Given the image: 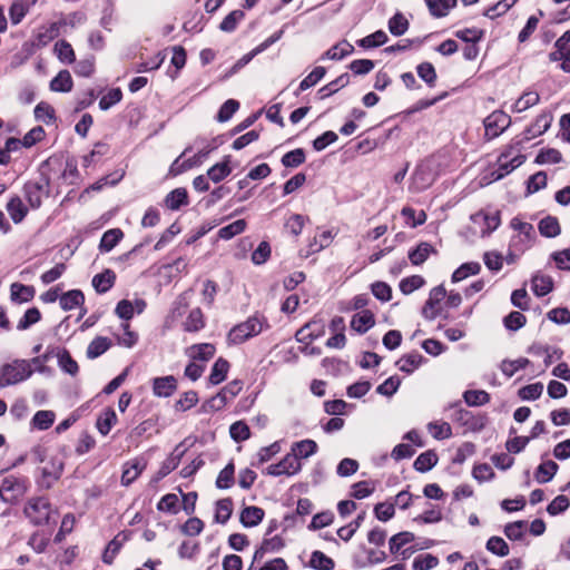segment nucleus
Wrapping results in <instances>:
<instances>
[{
  "instance_id": "obj_60",
  "label": "nucleus",
  "mask_w": 570,
  "mask_h": 570,
  "mask_svg": "<svg viewBox=\"0 0 570 570\" xmlns=\"http://www.w3.org/2000/svg\"><path fill=\"white\" fill-rule=\"evenodd\" d=\"M40 318H41V314H40L39 309L37 307H31L26 311L24 315L19 321L17 328L20 331H24L28 327H30L31 325L39 322Z\"/></svg>"
},
{
  "instance_id": "obj_51",
  "label": "nucleus",
  "mask_w": 570,
  "mask_h": 570,
  "mask_svg": "<svg viewBox=\"0 0 570 570\" xmlns=\"http://www.w3.org/2000/svg\"><path fill=\"white\" fill-rule=\"evenodd\" d=\"M58 364L63 372L70 375L77 374L79 368L77 362L71 357L70 353L66 350L58 353Z\"/></svg>"
},
{
  "instance_id": "obj_13",
  "label": "nucleus",
  "mask_w": 570,
  "mask_h": 570,
  "mask_svg": "<svg viewBox=\"0 0 570 570\" xmlns=\"http://www.w3.org/2000/svg\"><path fill=\"white\" fill-rule=\"evenodd\" d=\"M551 122L552 115L549 112H542L537 117L534 122L527 129L525 139L529 140L531 138L542 135L549 129Z\"/></svg>"
},
{
  "instance_id": "obj_19",
  "label": "nucleus",
  "mask_w": 570,
  "mask_h": 570,
  "mask_svg": "<svg viewBox=\"0 0 570 570\" xmlns=\"http://www.w3.org/2000/svg\"><path fill=\"white\" fill-rule=\"evenodd\" d=\"M316 442L307 439L299 442H295L292 445L291 453L294 454L298 461H301V459H307L312 456L316 452Z\"/></svg>"
},
{
  "instance_id": "obj_24",
  "label": "nucleus",
  "mask_w": 570,
  "mask_h": 570,
  "mask_svg": "<svg viewBox=\"0 0 570 570\" xmlns=\"http://www.w3.org/2000/svg\"><path fill=\"white\" fill-rule=\"evenodd\" d=\"M127 540V534L118 533L107 546L104 554L102 561L107 564H111L116 554L121 549L122 544Z\"/></svg>"
},
{
  "instance_id": "obj_62",
  "label": "nucleus",
  "mask_w": 570,
  "mask_h": 570,
  "mask_svg": "<svg viewBox=\"0 0 570 570\" xmlns=\"http://www.w3.org/2000/svg\"><path fill=\"white\" fill-rule=\"evenodd\" d=\"M234 464L229 463L227 464L218 474V478L216 480V485L219 489H228L234 481Z\"/></svg>"
},
{
  "instance_id": "obj_6",
  "label": "nucleus",
  "mask_w": 570,
  "mask_h": 570,
  "mask_svg": "<svg viewBox=\"0 0 570 570\" xmlns=\"http://www.w3.org/2000/svg\"><path fill=\"white\" fill-rule=\"evenodd\" d=\"M27 491L23 480L9 476L6 478L0 487V497L4 502H13L21 498Z\"/></svg>"
},
{
  "instance_id": "obj_55",
  "label": "nucleus",
  "mask_w": 570,
  "mask_h": 570,
  "mask_svg": "<svg viewBox=\"0 0 570 570\" xmlns=\"http://www.w3.org/2000/svg\"><path fill=\"white\" fill-rule=\"evenodd\" d=\"M353 51V46L348 42L338 43L325 52V57L332 60H341Z\"/></svg>"
},
{
  "instance_id": "obj_1",
  "label": "nucleus",
  "mask_w": 570,
  "mask_h": 570,
  "mask_svg": "<svg viewBox=\"0 0 570 570\" xmlns=\"http://www.w3.org/2000/svg\"><path fill=\"white\" fill-rule=\"evenodd\" d=\"M267 327L268 323L265 317L254 315L245 322L235 325L229 331L227 340L230 344L238 345L261 334Z\"/></svg>"
},
{
  "instance_id": "obj_41",
  "label": "nucleus",
  "mask_w": 570,
  "mask_h": 570,
  "mask_svg": "<svg viewBox=\"0 0 570 570\" xmlns=\"http://www.w3.org/2000/svg\"><path fill=\"white\" fill-rule=\"evenodd\" d=\"M233 512V501L229 498L222 499L216 503L215 520L218 523H225Z\"/></svg>"
},
{
  "instance_id": "obj_59",
  "label": "nucleus",
  "mask_w": 570,
  "mask_h": 570,
  "mask_svg": "<svg viewBox=\"0 0 570 570\" xmlns=\"http://www.w3.org/2000/svg\"><path fill=\"white\" fill-rule=\"evenodd\" d=\"M305 161V153L303 149L297 148L286 153L282 158V164L285 167H297Z\"/></svg>"
},
{
  "instance_id": "obj_53",
  "label": "nucleus",
  "mask_w": 570,
  "mask_h": 570,
  "mask_svg": "<svg viewBox=\"0 0 570 570\" xmlns=\"http://www.w3.org/2000/svg\"><path fill=\"white\" fill-rule=\"evenodd\" d=\"M529 360L524 357H520L513 361H503L501 364V371L507 376H513L519 370H522L529 365Z\"/></svg>"
},
{
  "instance_id": "obj_50",
  "label": "nucleus",
  "mask_w": 570,
  "mask_h": 570,
  "mask_svg": "<svg viewBox=\"0 0 570 570\" xmlns=\"http://www.w3.org/2000/svg\"><path fill=\"white\" fill-rule=\"evenodd\" d=\"M55 422V413L52 411H38L33 419L32 424L39 430L49 429Z\"/></svg>"
},
{
  "instance_id": "obj_22",
  "label": "nucleus",
  "mask_w": 570,
  "mask_h": 570,
  "mask_svg": "<svg viewBox=\"0 0 570 570\" xmlns=\"http://www.w3.org/2000/svg\"><path fill=\"white\" fill-rule=\"evenodd\" d=\"M72 78L68 70H61L51 81L50 89L56 92H69L72 89Z\"/></svg>"
},
{
  "instance_id": "obj_63",
  "label": "nucleus",
  "mask_w": 570,
  "mask_h": 570,
  "mask_svg": "<svg viewBox=\"0 0 570 570\" xmlns=\"http://www.w3.org/2000/svg\"><path fill=\"white\" fill-rule=\"evenodd\" d=\"M306 217L299 214H293L285 223L286 229L294 236H298L305 225Z\"/></svg>"
},
{
  "instance_id": "obj_31",
  "label": "nucleus",
  "mask_w": 570,
  "mask_h": 570,
  "mask_svg": "<svg viewBox=\"0 0 570 570\" xmlns=\"http://www.w3.org/2000/svg\"><path fill=\"white\" fill-rule=\"evenodd\" d=\"M111 345L109 338L104 336H98L94 338L87 347V356L88 358H96L104 354Z\"/></svg>"
},
{
  "instance_id": "obj_57",
  "label": "nucleus",
  "mask_w": 570,
  "mask_h": 570,
  "mask_svg": "<svg viewBox=\"0 0 570 570\" xmlns=\"http://www.w3.org/2000/svg\"><path fill=\"white\" fill-rule=\"evenodd\" d=\"M324 67H316L309 72L299 83V90L304 91L313 86H315L324 76H325Z\"/></svg>"
},
{
  "instance_id": "obj_29",
  "label": "nucleus",
  "mask_w": 570,
  "mask_h": 570,
  "mask_svg": "<svg viewBox=\"0 0 570 570\" xmlns=\"http://www.w3.org/2000/svg\"><path fill=\"white\" fill-rule=\"evenodd\" d=\"M188 202L187 190L185 188H176L170 191L166 198L165 204L171 210H177L180 206L186 205Z\"/></svg>"
},
{
  "instance_id": "obj_18",
  "label": "nucleus",
  "mask_w": 570,
  "mask_h": 570,
  "mask_svg": "<svg viewBox=\"0 0 570 570\" xmlns=\"http://www.w3.org/2000/svg\"><path fill=\"white\" fill-rule=\"evenodd\" d=\"M264 510L258 507H246L240 513V522L244 527L257 525L264 518Z\"/></svg>"
},
{
  "instance_id": "obj_3",
  "label": "nucleus",
  "mask_w": 570,
  "mask_h": 570,
  "mask_svg": "<svg viewBox=\"0 0 570 570\" xmlns=\"http://www.w3.org/2000/svg\"><path fill=\"white\" fill-rule=\"evenodd\" d=\"M50 185L47 177H40L30 180L23 186V195L30 209H38L42 205V200L49 196Z\"/></svg>"
},
{
  "instance_id": "obj_34",
  "label": "nucleus",
  "mask_w": 570,
  "mask_h": 570,
  "mask_svg": "<svg viewBox=\"0 0 570 570\" xmlns=\"http://www.w3.org/2000/svg\"><path fill=\"white\" fill-rule=\"evenodd\" d=\"M463 399L469 406H481L490 401V395L483 390H468L463 393Z\"/></svg>"
},
{
  "instance_id": "obj_25",
  "label": "nucleus",
  "mask_w": 570,
  "mask_h": 570,
  "mask_svg": "<svg viewBox=\"0 0 570 570\" xmlns=\"http://www.w3.org/2000/svg\"><path fill=\"white\" fill-rule=\"evenodd\" d=\"M117 414L112 409L108 407L104 410L96 423L98 431L102 435H107L111 428L117 423Z\"/></svg>"
},
{
  "instance_id": "obj_4",
  "label": "nucleus",
  "mask_w": 570,
  "mask_h": 570,
  "mask_svg": "<svg viewBox=\"0 0 570 570\" xmlns=\"http://www.w3.org/2000/svg\"><path fill=\"white\" fill-rule=\"evenodd\" d=\"M484 137L488 140L499 137L511 125V118L502 110H495L490 114L483 121Z\"/></svg>"
},
{
  "instance_id": "obj_20",
  "label": "nucleus",
  "mask_w": 570,
  "mask_h": 570,
  "mask_svg": "<svg viewBox=\"0 0 570 570\" xmlns=\"http://www.w3.org/2000/svg\"><path fill=\"white\" fill-rule=\"evenodd\" d=\"M85 302V296L81 291L72 289L65 294H62L59 298V303L62 309L70 311L75 307L82 305Z\"/></svg>"
},
{
  "instance_id": "obj_38",
  "label": "nucleus",
  "mask_w": 570,
  "mask_h": 570,
  "mask_svg": "<svg viewBox=\"0 0 570 570\" xmlns=\"http://www.w3.org/2000/svg\"><path fill=\"white\" fill-rule=\"evenodd\" d=\"M229 368V363L224 358H218L213 367L209 375V381L212 384H219L226 379L227 372Z\"/></svg>"
},
{
  "instance_id": "obj_42",
  "label": "nucleus",
  "mask_w": 570,
  "mask_h": 570,
  "mask_svg": "<svg viewBox=\"0 0 570 570\" xmlns=\"http://www.w3.org/2000/svg\"><path fill=\"white\" fill-rule=\"evenodd\" d=\"M438 462L435 453L428 451L420 454L414 461V469L420 472H426L431 470Z\"/></svg>"
},
{
  "instance_id": "obj_16",
  "label": "nucleus",
  "mask_w": 570,
  "mask_h": 570,
  "mask_svg": "<svg viewBox=\"0 0 570 570\" xmlns=\"http://www.w3.org/2000/svg\"><path fill=\"white\" fill-rule=\"evenodd\" d=\"M538 229L543 237L548 238L557 237L561 233L559 220L554 216L543 217L538 224Z\"/></svg>"
},
{
  "instance_id": "obj_9",
  "label": "nucleus",
  "mask_w": 570,
  "mask_h": 570,
  "mask_svg": "<svg viewBox=\"0 0 570 570\" xmlns=\"http://www.w3.org/2000/svg\"><path fill=\"white\" fill-rule=\"evenodd\" d=\"M434 176L428 164H420L412 176L411 190L414 193L426 189L433 181Z\"/></svg>"
},
{
  "instance_id": "obj_48",
  "label": "nucleus",
  "mask_w": 570,
  "mask_h": 570,
  "mask_svg": "<svg viewBox=\"0 0 570 570\" xmlns=\"http://www.w3.org/2000/svg\"><path fill=\"white\" fill-rule=\"evenodd\" d=\"M409 28V21L402 13H395L389 21V30L394 36H402Z\"/></svg>"
},
{
  "instance_id": "obj_7",
  "label": "nucleus",
  "mask_w": 570,
  "mask_h": 570,
  "mask_svg": "<svg viewBox=\"0 0 570 570\" xmlns=\"http://www.w3.org/2000/svg\"><path fill=\"white\" fill-rule=\"evenodd\" d=\"M446 296V291L443 286H436L430 292L429 299L422 309V315L426 320H434L440 314V303Z\"/></svg>"
},
{
  "instance_id": "obj_49",
  "label": "nucleus",
  "mask_w": 570,
  "mask_h": 570,
  "mask_svg": "<svg viewBox=\"0 0 570 570\" xmlns=\"http://www.w3.org/2000/svg\"><path fill=\"white\" fill-rule=\"evenodd\" d=\"M246 228V222L244 219H237L232 224L219 229L218 235L223 239H230L234 236L243 233Z\"/></svg>"
},
{
  "instance_id": "obj_33",
  "label": "nucleus",
  "mask_w": 570,
  "mask_h": 570,
  "mask_svg": "<svg viewBox=\"0 0 570 570\" xmlns=\"http://www.w3.org/2000/svg\"><path fill=\"white\" fill-rule=\"evenodd\" d=\"M553 288V282L550 276L535 275L532 278V289L537 296H544Z\"/></svg>"
},
{
  "instance_id": "obj_26",
  "label": "nucleus",
  "mask_w": 570,
  "mask_h": 570,
  "mask_svg": "<svg viewBox=\"0 0 570 570\" xmlns=\"http://www.w3.org/2000/svg\"><path fill=\"white\" fill-rule=\"evenodd\" d=\"M229 159H230V157L227 156V157H225V159L222 163H218V164H215L214 166H212L207 171L208 178L210 180H213L214 183H219L224 178H226L232 173V168L229 166Z\"/></svg>"
},
{
  "instance_id": "obj_36",
  "label": "nucleus",
  "mask_w": 570,
  "mask_h": 570,
  "mask_svg": "<svg viewBox=\"0 0 570 570\" xmlns=\"http://www.w3.org/2000/svg\"><path fill=\"white\" fill-rule=\"evenodd\" d=\"M481 271V265L476 262H470L462 264L452 274V281L454 283L465 279L470 275H476Z\"/></svg>"
},
{
  "instance_id": "obj_39",
  "label": "nucleus",
  "mask_w": 570,
  "mask_h": 570,
  "mask_svg": "<svg viewBox=\"0 0 570 570\" xmlns=\"http://www.w3.org/2000/svg\"><path fill=\"white\" fill-rule=\"evenodd\" d=\"M309 566L315 570H332L335 563L333 559L316 550L311 556Z\"/></svg>"
},
{
  "instance_id": "obj_56",
  "label": "nucleus",
  "mask_w": 570,
  "mask_h": 570,
  "mask_svg": "<svg viewBox=\"0 0 570 570\" xmlns=\"http://www.w3.org/2000/svg\"><path fill=\"white\" fill-rule=\"evenodd\" d=\"M421 361H422V356L417 353H412V354H409V355H405L403 356L400 361H399V367L402 372H405V373H411L413 372L415 368L419 367V365L421 364Z\"/></svg>"
},
{
  "instance_id": "obj_30",
  "label": "nucleus",
  "mask_w": 570,
  "mask_h": 570,
  "mask_svg": "<svg viewBox=\"0 0 570 570\" xmlns=\"http://www.w3.org/2000/svg\"><path fill=\"white\" fill-rule=\"evenodd\" d=\"M540 101V96L537 91H525L514 102L512 110L515 112H523L532 106H535Z\"/></svg>"
},
{
  "instance_id": "obj_43",
  "label": "nucleus",
  "mask_w": 570,
  "mask_h": 570,
  "mask_svg": "<svg viewBox=\"0 0 570 570\" xmlns=\"http://www.w3.org/2000/svg\"><path fill=\"white\" fill-rule=\"evenodd\" d=\"M204 316L199 308L193 309L184 322V328L187 332H197L204 327Z\"/></svg>"
},
{
  "instance_id": "obj_23",
  "label": "nucleus",
  "mask_w": 570,
  "mask_h": 570,
  "mask_svg": "<svg viewBox=\"0 0 570 570\" xmlns=\"http://www.w3.org/2000/svg\"><path fill=\"white\" fill-rule=\"evenodd\" d=\"M10 296L13 302L24 303L29 302L35 296V289L31 286L20 283H13L10 287Z\"/></svg>"
},
{
  "instance_id": "obj_17",
  "label": "nucleus",
  "mask_w": 570,
  "mask_h": 570,
  "mask_svg": "<svg viewBox=\"0 0 570 570\" xmlns=\"http://www.w3.org/2000/svg\"><path fill=\"white\" fill-rule=\"evenodd\" d=\"M374 323L373 313L365 309L353 316L351 327L358 333H365L374 325Z\"/></svg>"
},
{
  "instance_id": "obj_5",
  "label": "nucleus",
  "mask_w": 570,
  "mask_h": 570,
  "mask_svg": "<svg viewBox=\"0 0 570 570\" xmlns=\"http://www.w3.org/2000/svg\"><path fill=\"white\" fill-rule=\"evenodd\" d=\"M24 513L35 524H42L49 521L50 505L46 499L36 498L28 502Z\"/></svg>"
},
{
  "instance_id": "obj_40",
  "label": "nucleus",
  "mask_w": 570,
  "mask_h": 570,
  "mask_svg": "<svg viewBox=\"0 0 570 570\" xmlns=\"http://www.w3.org/2000/svg\"><path fill=\"white\" fill-rule=\"evenodd\" d=\"M122 236V232L118 228L107 230L101 237L100 249L104 252H110Z\"/></svg>"
},
{
  "instance_id": "obj_64",
  "label": "nucleus",
  "mask_w": 570,
  "mask_h": 570,
  "mask_svg": "<svg viewBox=\"0 0 570 570\" xmlns=\"http://www.w3.org/2000/svg\"><path fill=\"white\" fill-rule=\"evenodd\" d=\"M239 108L238 101L234 99H228L220 107L218 114H217V120L219 122H225L232 118V116L237 111Z\"/></svg>"
},
{
  "instance_id": "obj_44",
  "label": "nucleus",
  "mask_w": 570,
  "mask_h": 570,
  "mask_svg": "<svg viewBox=\"0 0 570 570\" xmlns=\"http://www.w3.org/2000/svg\"><path fill=\"white\" fill-rule=\"evenodd\" d=\"M278 464L285 475H293L302 469L301 461L292 453L286 454Z\"/></svg>"
},
{
  "instance_id": "obj_14",
  "label": "nucleus",
  "mask_w": 570,
  "mask_h": 570,
  "mask_svg": "<svg viewBox=\"0 0 570 570\" xmlns=\"http://www.w3.org/2000/svg\"><path fill=\"white\" fill-rule=\"evenodd\" d=\"M154 394L160 397H167L176 390V380L174 376L157 377L153 384Z\"/></svg>"
},
{
  "instance_id": "obj_21",
  "label": "nucleus",
  "mask_w": 570,
  "mask_h": 570,
  "mask_svg": "<svg viewBox=\"0 0 570 570\" xmlns=\"http://www.w3.org/2000/svg\"><path fill=\"white\" fill-rule=\"evenodd\" d=\"M145 464L140 463L138 460H135L130 463H126L124 466V471L121 474V483L125 487L131 484L144 471Z\"/></svg>"
},
{
  "instance_id": "obj_27",
  "label": "nucleus",
  "mask_w": 570,
  "mask_h": 570,
  "mask_svg": "<svg viewBox=\"0 0 570 570\" xmlns=\"http://www.w3.org/2000/svg\"><path fill=\"white\" fill-rule=\"evenodd\" d=\"M432 16L445 17L450 9L454 8L456 0H424Z\"/></svg>"
},
{
  "instance_id": "obj_54",
  "label": "nucleus",
  "mask_w": 570,
  "mask_h": 570,
  "mask_svg": "<svg viewBox=\"0 0 570 570\" xmlns=\"http://www.w3.org/2000/svg\"><path fill=\"white\" fill-rule=\"evenodd\" d=\"M424 285V278L420 275H412L401 281L400 291L409 295Z\"/></svg>"
},
{
  "instance_id": "obj_15",
  "label": "nucleus",
  "mask_w": 570,
  "mask_h": 570,
  "mask_svg": "<svg viewBox=\"0 0 570 570\" xmlns=\"http://www.w3.org/2000/svg\"><path fill=\"white\" fill-rule=\"evenodd\" d=\"M474 224L484 225L485 227L481 229V235H489L491 232L495 230L500 225V218L498 215H488L484 213H478L471 217Z\"/></svg>"
},
{
  "instance_id": "obj_46",
  "label": "nucleus",
  "mask_w": 570,
  "mask_h": 570,
  "mask_svg": "<svg viewBox=\"0 0 570 570\" xmlns=\"http://www.w3.org/2000/svg\"><path fill=\"white\" fill-rule=\"evenodd\" d=\"M432 250L433 248L430 244L421 243L415 249L409 253V258L413 265H420L428 259Z\"/></svg>"
},
{
  "instance_id": "obj_52",
  "label": "nucleus",
  "mask_w": 570,
  "mask_h": 570,
  "mask_svg": "<svg viewBox=\"0 0 570 570\" xmlns=\"http://www.w3.org/2000/svg\"><path fill=\"white\" fill-rule=\"evenodd\" d=\"M386 41V33L382 30H379L358 40V46L363 48H374L384 45Z\"/></svg>"
},
{
  "instance_id": "obj_37",
  "label": "nucleus",
  "mask_w": 570,
  "mask_h": 570,
  "mask_svg": "<svg viewBox=\"0 0 570 570\" xmlns=\"http://www.w3.org/2000/svg\"><path fill=\"white\" fill-rule=\"evenodd\" d=\"M558 471V464L553 461H547L540 464L535 472V479L539 483L549 482Z\"/></svg>"
},
{
  "instance_id": "obj_47",
  "label": "nucleus",
  "mask_w": 570,
  "mask_h": 570,
  "mask_svg": "<svg viewBox=\"0 0 570 570\" xmlns=\"http://www.w3.org/2000/svg\"><path fill=\"white\" fill-rule=\"evenodd\" d=\"M214 354L215 347L214 345L208 343L194 345L189 348V356L202 361H207L212 358Z\"/></svg>"
},
{
  "instance_id": "obj_10",
  "label": "nucleus",
  "mask_w": 570,
  "mask_h": 570,
  "mask_svg": "<svg viewBox=\"0 0 570 570\" xmlns=\"http://www.w3.org/2000/svg\"><path fill=\"white\" fill-rule=\"evenodd\" d=\"M510 226L518 232L517 237L519 243H521L524 248L529 247L535 236L533 226L530 223L522 222L517 217L511 219Z\"/></svg>"
},
{
  "instance_id": "obj_12",
  "label": "nucleus",
  "mask_w": 570,
  "mask_h": 570,
  "mask_svg": "<svg viewBox=\"0 0 570 570\" xmlns=\"http://www.w3.org/2000/svg\"><path fill=\"white\" fill-rule=\"evenodd\" d=\"M7 212L14 224H20L27 216L29 205H26L20 196H12L7 206Z\"/></svg>"
},
{
  "instance_id": "obj_32",
  "label": "nucleus",
  "mask_w": 570,
  "mask_h": 570,
  "mask_svg": "<svg viewBox=\"0 0 570 570\" xmlns=\"http://www.w3.org/2000/svg\"><path fill=\"white\" fill-rule=\"evenodd\" d=\"M63 469V462L58 456H52L48 461H45V465L42 466V475L43 478H49L51 480L59 479Z\"/></svg>"
},
{
  "instance_id": "obj_11",
  "label": "nucleus",
  "mask_w": 570,
  "mask_h": 570,
  "mask_svg": "<svg viewBox=\"0 0 570 570\" xmlns=\"http://www.w3.org/2000/svg\"><path fill=\"white\" fill-rule=\"evenodd\" d=\"M324 333V324L317 321H312L307 324H305L303 327H301L296 334L295 337L301 343H308Z\"/></svg>"
},
{
  "instance_id": "obj_45",
  "label": "nucleus",
  "mask_w": 570,
  "mask_h": 570,
  "mask_svg": "<svg viewBox=\"0 0 570 570\" xmlns=\"http://www.w3.org/2000/svg\"><path fill=\"white\" fill-rule=\"evenodd\" d=\"M428 430L436 440L449 439L452 435V429L448 422H431L428 424Z\"/></svg>"
},
{
  "instance_id": "obj_58",
  "label": "nucleus",
  "mask_w": 570,
  "mask_h": 570,
  "mask_svg": "<svg viewBox=\"0 0 570 570\" xmlns=\"http://www.w3.org/2000/svg\"><path fill=\"white\" fill-rule=\"evenodd\" d=\"M487 549L493 554L505 557L509 554L507 542L500 537H491L487 542Z\"/></svg>"
},
{
  "instance_id": "obj_35",
  "label": "nucleus",
  "mask_w": 570,
  "mask_h": 570,
  "mask_svg": "<svg viewBox=\"0 0 570 570\" xmlns=\"http://www.w3.org/2000/svg\"><path fill=\"white\" fill-rule=\"evenodd\" d=\"M114 281L115 274L107 269L92 278V286L98 293H105L114 285Z\"/></svg>"
},
{
  "instance_id": "obj_2",
  "label": "nucleus",
  "mask_w": 570,
  "mask_h": 570,
  "mask_svg": "<svg viewBox=\"0 0 570 570\" xmlns=\"http://www.w3.org/2000/svg\"><path fill=\"white\" fill-rule=\"evenodd\" d=\"M32 373L31 363L27 360H14L4 364L0 371V387L18 384L29 379Z\"/></svg>"
},
{
  "instance_id": "obj_61",
  "label": "nucleus",
  "mask_w": 570,
  "mask_h": 570,
  "mask_svg": "<svg viewBox=\"0 0 570 570\" xmlns=\"http://www.w3.org/2000/svg\"><path fill=\"white\" fill-rule=\"evenodd\" d=\"M543 392V384L538 382L533 384L525 385L519 390V396L522 400H537L541 396Z\"/></svg>"
},
{
  "instance_id": "obj_28",
  "label": "nucleus",
  "mask_w": 570,
  "mask_h": 570,
  "mask_svg": "<svg viewBox=\"0 0 570 570\" xmlns=\"http://www.w3.org/2000/svg\"><path fill=\"white\" fill-rule=\"evenodd\" d=\"M53 52L62 63H73L76 60L71 45L66 40H59L53 46Z\"/></svg>"
},
{
  "instance_id": "obj_8",
  "label": "nucleus",
  "mask_w": 570,
  "mask_h": 570,
  "mask_svg": "<svg viewBox=\"0 0 570 570\" xmlns=\"http://www.w3.org/2000/svg\"><path fill=\"white\" fill-rule=\"evenodd\" d=\"M525 161V156L521 153V149L518 148L515 156L512 159L498 158L499 167L497 170L491 173V180H499L503 178L505 175L513 171L515 168L520 167Z\"/></svg>"
}]
</instances>
